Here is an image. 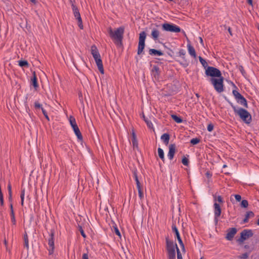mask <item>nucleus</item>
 I'll return each instance as SVG.
<instances>
[{
    "label": "nucleus",
    "instance_id": "1",
    "mask_svg": "<svg viewBox=\"0 0 259 259\" xmlns=\"http://www.w3.org/2000/svg\"><path fill=\"white\" fill-rule=\"evenodd\" d=\"M108 32L110 37L114 41V43L119 45L121 44L124 32V27L121 26L113 30L111 27L108 28Z\"/></svg>",
    "mask_w": 259,
    "mask_h": 259
},
{
    "label": "nucleus",
    "instance_id": "2",
    "mask_svg": "<svg viewBox=\"0 0 259 259\" xmlns=\"http://www.w3.org/2000/svg\"><path fill=\"white\" fill-rule=\"evenodd\" d=\"M233 108L235 114L238 115L245 123L249 124L251 122V116L245 109L240 107H237L232 103H229Z\"/></svg>",
    "mask_w": 259,
    "mask_h": 259
},
{
    "label": "nucleus",
    "instance_id": "3",
    "mask_svg": "<svg viewBox=\"0 0 259 259\" xmlns=\"http://www.w3.org/2000/svg\"><path fill=\"white\" fill-rule=\"evenodd\" d=\"M210 82L217 92L220 93L224 91V78L223 76H221V77L217 78H211Z\"/></svg>",
    "mask_w": 259,
    "mask_h": 259
},
{
    "label": "nucleus",
    "instance_id": "4",
    "mask_svg": "<svg viewBox=\"0 0 259 259\" xmlns=\"http://www.w3.org/2000/svg\"><path fill=\"white\" fill-rule=\"evenodd\" d=\"M166 242L168 258H176L175 249H177V251L179 249L177 244L168 239H166Z\"/></svg>",
    "mask_w": 259,
    "mask_h": 259
},
{
    "label": "nucleus",
    "instance_id": "5",
    "mask_svg": "<svg viewBox=\"0 0 259 259\" xmlns=\"http://www.w3.org/2000/svg\"><path fill=\"white\" fill-rule=\"evenodd\" d=\"M162 28L164 31L174 33L180 32L181 30V29L179 26L173 23H163L162 25Z\"/></svg>",
    "mask_w": 259,
    "mask_h": 259
},
{
    "label": "nucleus",
    "instance_id": "6",
    "mask_svg": "<svg viewBox=\"0 0 259 259\" xmlns=\"http://www.w3.org/2000/svg\"><path fill=\"white\" fill-rule=\"evenodd\" d=\"M205 73L206 76H211V78L221 77L222 73L217 68L213 67L208 66L205 69Z\"/></svg>",
    "mask_w": 259,
    "mask_h": 259
},
{
    "label": "nucleus",
    "instance_id": "7",
    "mask_svg": "<svg viewBox=\"0 0 259 259\" xmlns=\"http://www.w3.org/2000/svg\"><path fill=\"white\" fill-rule=\"evenodd\" d=\"M69 122L78 139L80 141L82 140V136L76 124L75 119L73 117L70 116L69 117Z\"/></svg>",
    "mask_w": 259,
    "mask_h": 259
},
{
    "label": "nucleus",
    "instance_id": "8",
    "mask_svg": "<svg viewBox=\"0 0 259 259\" xmlns=\"http://www.w3.org/2000/svg\"><path fill=\"white\" fill-rule=\"evenodd\" d=\"M146 37V34L145 31L141 32L139 34L138 54H141L145 48V41Z\"/></svg>",
    "mask_w": 259,
    "mask_h": 259
},
{
    "label": "nucleus",
    "instance_id": "9",
    "mask_svg": "<svg viewBox=\"0 0 259 259\" xmlns=\"http://www.w3.org/2000/svg\"><path fill=\"white\" fill-rule=\"evenodd\" d=\"M253 233L251 230H244L240 233V238L238 239V242L240 243L243 242L245 240L252 237Z\"/></svg>",
    "mask_w": 259,
    "mask_h": 259
},
{
    "label": "nucleus",
    "instance_id": "10",
    "mask_svg": "<svg viewBox=\"0 0 259 259\" xmlns=\"http://www.w3.org/2000/svg\"><path fill=\"white\" fill-rule=\"evenodd\" d=\"M72 9L73 12V15L78 21V26L80 29H83L82 20L78 8L75 5H72Z\"/></svg>",
    "mask_w": 259,
    "mask_h": 259
},
{
    "label": "nucleus",
    "instance_id": "11",
    "mask_svg": "<svg viewBox=\"0 0 259 259\" xmlns=\"http://www.w3.org/2000/svg\"><path fill=\"white\" fill-rule=\"evenodd\" d=\"M213 209L214 221L215 223H217L219 220V218L221 215L222 209L219 204L216 202L213 204Z\"/></svg>",
    "mask_w": 259,
    "mask_h": 259
},
{
    "label": "nucleus",
    "instance_id": "12",
    "mask_svg": "<svg viewBox=\"0 0 259 259\" xmlns=\"http://www.w3.org/2000/svg\"><path fill=\"white\" fill-rule=\"evenodd\" d=\"M93 57L96 62L99 71L101 73L104 74V68L100 53L95 56H93Z\"/></svg>",
    "mask_w": 259,
    "mask_h": 259
},
{
    "label": "nucleus",
    "instance_id": "13",
    "mask_svg": "<svg viewBox=\"0 0 259 259\" xmlns=\"http://www.w3.org/2000/svg\"><path fill=\"white\" fill-rule=\"evenodd\" d=\"M237 233V229L235 228H230L227 232L226 238L228 240H232Z\"/></svg>",
    "mask_w": 259,
    "mask_h": 259
},
{
    "label": "nucleus",
    "instance_id": "14",
    "mask_svg": "<svg viewBox=\"0 0 259 259\" xmlns=\"http://www.w3.org/2000/svg\"><path fill=\"white\" fill-rule=\"evenodd\" d=\"M168 149L167 157L170 160H172L176 152V145L175 144H170L169 145Z\"/></svg>",
    "mask_w": 259,
    "mask_h": 259
},
{
    "label": "nucleus",
    "instance_id": "15",
    "mask_svg": "<svg viewBox=\"0 0 259 259\" xmlns=\"http://www.w3.org/2000/svg\"><path fill=\"white\" fill-rule=\"evenodd\" d=\"M54 233L53 231H51L50 235V238L48 240V244L50 248H51L52 251H53L54 248Z\"/></svg>",
    "mask_w": 259,
    "mask_h": 259
},
{
    "label": "nucleus",
    "instance_id": "16",
    "mask_svg": "<svg viewBox=\"0 0 259 259\" xmlns=\"http://www.w3.org/2000/svg\"><path fill=\"white\" fill-rule=\"evenodd\" d=\"M178 62L184 67H187L189 64V61L186 57L181 58L180 60H178Z\"/></svg>",
    "mask_w": 259,
    "mask_h": 259
},
{
    "label": "nucleus",
    "instance_id": "17",
    "mask_svg": "<svg viewBox=\"0 0 259 259\" xmlns=\"http://www.w3.org/2000/svg\"><path fill=\"white\" fill-rule=\"evenodd\" d=\"M152 75L155 78V79L159 78V69L157 66H154L152 70Z\"/></svg>",
    "mask_w": 259,
    "mask_h": 259
},
{
    "label": "nucleus",
    "instance_id": "18",
    "mask_svg": "<svg viewBox=\"0 0 259 259\" xmlns=\"http://www.w3.org/2000/svg\"><path fill=\"white\" fill-rule=\"evenodd\" d=\"M159 31L156 28H153L151 31V37L154 40H156L158 39L159 35Z\"/></svg>",
    "mask_w": 259,
    "mask_h": 259
},
{
    "label": "nucleus",
    "instance_id": "19",
    "mask_svg": "<svg viewBox=\"0 0 259 259\" xmlns=\"http://www.w3.org/2000/svg\"><path fill=\"white\" fill-rule=\"evenodd\" d=\"M31 83L35 89H36L38 87V84L37 83V77L35 72H33V75L31 78Z\"/></svg>",
    "mask_w": 259,
    "mask_h": 259
},
{
    "label": "nucleus",
    "instance_id": "20",
    "mask_svg": "<svg viewBox=\"0 0 259 259\" xmlns=\"http://www.w3.org/2000/svg\"><path fill=\"white\" fill-rule=\"evenodd\" d=\"M237 102L243 105L245 107H247V103L246 100L243 96L241 95L238 99H236Z\"/></svg>",
    "mask_w": 259,
    "mask_h": 259
},
{
    "label": "nucleus",
    "instance_id": "21",
    "mask_svg": "<svg viewBox=\"0 0 259 259\" xmlns=\"http://www.w3.org/2000/svg\"><path fill=\"white\" fill-rule=\"evenodd\" d=\"M187 48L189 54L193 57L196 58V52L193 47H192L191 45L188 44L187 45Z\"/></svg>",
    "mask_w": 259,
    "mask_h": 259
},
{
    "label": "nucleus",
    "instance_id": "22",
    "mask_svg": "<svg viewBox=\"0 0 259 259\" xmlns=\"http://www.w3.org/2000/svg\"><path fill=\"white\" fill-rule=\"evenodd\" d=\"M149 54L151 55H155V56H162L163 53L160 51L154 49H151L149 50Z\"/></svg>",
    "mask_w": 259,
    "mask_h": 259
},
{
    "label": "nucleus",
    "instance_id": "23",
    "mask_svg": "<svg viewBox=\"0 0 259 259\" xmlns=\"http://www.w3.org/2000/svg\"><path fill=\"white\" fill-rule=\"evenodd\" d=\"M161 139L165 144L167 145L169 140V135L168 134H164L161 136Z\"/></svg>",
    "mask_w": 259,
    "mask_h": 259
},
{
    "label": "nucleus",
    "instance_id": "24",
    "mask_svg": "<svg viewBox=\"0 0 259 259\" xmlns=\"http://www.w3.org/2000/svg\"><path fill=\"white\" fill-rule=\"evenodd\" d=\"M132 136H133V138H132V141L133 146L134 148H135V147L137 148V147H138V141L136 139V134L134 132H133Z\"/></svg>",
    "mask_w": 259,
    "mask_h": 259
},
{
    "label": "nucleus",
    "instance_id": "25",
    "mask_svg": "<svg viewBox=\"0 0 259 259\" xmlns=\"http://www.w3.org/2000/svg\"><path fill=\"white\" fill-rule=\"evenodd\" d=\"M158 154L160 158L163 161H164V154L163 150L160 148H158L157 150Z\"/></svg>",
    "mask_w": 259,
    "mask_h": 259
},
{
    "label": "nucleus",
    "instance_id": "26",
    "mask_svg": "<svg viewBox=\"0 0 259 259\" xmlns=\"http://www.w3.org/2000/svg\"><path fill=\"white\" fill-rule=\"evenodd\" d=\"M254 216V213L252 211H248L246 213L245 217L243 220L244 223L247 222L249 218H252Z\"/></svg>",
    "mask_w": 259,
    "mask_h": 259
},
{
    "label": "nucleus",
    "instance_id": "27",
    "mask_svg": "<svg viewBox=\"0 0 259 259\" xmlns=\"http://www.w3.org/2000/svg\"><path fill=\"white\" fill-rule=\"evenodd\" d=\"M171 118L175 122H176L178 123H181L183 122V120L180 117H178L176 115H171Z\"/></svg>",
    "mask_w": 259,
    "mask_h": 259
},
{
    "label": "nucleus",
    "instance_id": "28",
    "mask_svg": "<svg viewBox=\"0 0 259 259\" xmlns=\"http://www.w3.org/2000/svg\"><path fill=\"white\" fill-rule=\"evenodd\" d=\"M172 230L175 233L176 238L177 239L181 238L178 229L175 225H172Z\"/></svg>",
    "mask_w": 259,
    "mask_h": 259
},
{
    "label": "nucleus",
    "instance_id": "29",
    "mask_svg": "<svg viewBox=\"0 0 259 259\" xmlns=\"http://www.w3.org/2000/svg\"><path fill=\"white\" fill-rule=\"evenodd\" d=\"M18 64L20 67H28V63L27 61L25 60H20L18 62Z\"/></svg>",
    "mask_w": 259,
    "mask_h": 259
},
{
    "label": "nucleus",
    "instance_id": "30",
    "mask_svg": "<svg viewBox=\"0 0 259 259\" xmlns=\"http://www.w3.org/2000/svg\"><path fill=\"white\" fill-rule=\"evenodd\" d=\"M91 53L93 56H95L99 54V51L95 46H93L91 47Z\"/></svg>",
    "mask_w": 259,
    "mask_h": 259
},
{
    "label": "nucleus",
    "instance_id": "31",
    "mask_svg": "<svg viewBox=\"0 0 259 259\" xmlns=\"http://www.w3.org/2000/svg\"><path fill=\"white\" fill-rule=\"evenodd\" d=\"M24 246L28 248H29V241L28 236L26 234L24 235Z\"/></svg>",
    "mask_w": 259,
    "mask_h": 259
},
{
    "label": "nucleus",
    "instance_id": "32",
    "mask_svg": "<svg viewBox=\"0 0 259 259\" xmlns=\"http://www.w3.org/2000/svg\"><path fill=\"white\" fill-rule=\"evenodd\" d=\"M199 60L202 65L206 69L207 66V63L206 61L201 57H199Z\"/></svg>",
    "mask_w": 259,
    "mask_h": 259
},
{
    "label": "nucleus",
    "instance_id": "33",
    "mask_svg": "<svg viewBox=\"0 0 259 259\" xmlns=\"http://www.w3.org/2000/svg\"><path fill=\"white\" fill-rule=\"evenodd\" d=\"M24 196H25V190L24 189H22L21 190V195H20L21 204L22 206L24 205Z\"/></svg>",
    "mask_w": 259,
    "mask_h": 259
},
{
    "label": "nucleus",
    "instance_id": "34",
    "mask_svg": "<svg viewBox=\"0 0 259 259\" xmlns=\"http://www.w3.org/2000/svg\"><path fill=\"white\" fill-rule=\"evenodd\" d=\"M143 118L149 127H151L153 125L152 122L144 114L143 115Z\"/></svg>",
    "mask_w": 259,
    "mask_h": 259
},
{
    "label": "nucleus",
    "instance_id": "35",
    "mask_svg": "<svg viewBox=\"0 0 259 259\" xmlns=\"http://www.w3.org/2000/svg\"><path fill=\"white\" fill-rule=\"evenodd\" d=\"M213 199H214V202H217V201H218L219 202L223 203L224 202L223 198L221 196H218V197H217L216 196H214Z\"/></svg>",
    "mask_w": 259,
    "mask_h": 259
},
{
    "label": "nucleus",
    "instance_id": "36",
    "mask_svg": "<svg viewBox=\"0 0 259 259\" xmlns=\"http://www.w3.org/2000/svg\"><path fill=\"white\" fill-rule=\"evenodd\" d=\"M200 142V140L198 138H193L191 140L190 143L192 145H196L199 143Z\"/></svg>",
    "mask_w": 259,
    "mask_h": 259
},
{
    "label": "nucleus",
    "instance_id": "37",
    "mask_svg": "<svg viewBox=\"0 0 259 259\" xmlns=\"http://www.w3.org/2000/svg\"><path fill=\"white\" fill-rule=\"evenodd\" d=\"M232 93L235 98V99H238V98L241 95L237 91L233 90Z\"/></svg>",
    "mask_w": 259,
    "mask_h": 259
},
{
    "label": "nucleus",
    "instance_id": "38",
    "mask_svg": "<svg viewBox=\"0 0 259 259\" xmlns=\"http://www.w3.org/2000/svg\"><path fill=\"white\" fill-rule=\"evenodd\" d=\"M177 239H178V241L179 242V244L180 245V246H181V247L182 248V249L183 251H184L185 250V246H184V243L183 242V241H182L181 238H178Z\"/></svg>",
    "mask_w": 259,
    "mask_h": 259
},
{
    "label": "nucleus",
    "instance_id": "39",
    "mask_svg": "<svg viewBox=\"0 0 259 259\" xmlns=\"http://www.w3.org/2000/svg\"><path fill=\"white\" fill-rule=\"evenodd\" d=\"M241 205L243 207H244V208L247 207L248 205V201L246 200H243L241 201Z\"/></svg>",
    "mask_w": 259,
    "mask_h": 259
},
{
    "label": "nucleus",
    "instance_id": "40",
    "mask_svg": "<svg viewBox=\"0 0 259 259\" xmlns=\"http://www.w3.org/2000/svg\"><path fill=\"white\" fill-rule=\"evenodd\" d=\"M249 254L248 253H244L239 256V258L240 259H246L248 257Z\"/></svg>",
    "mask_w": 259,
    "mask_h": 259
},
{
    "label": "nucleus",
    "instance_id": "41",
    "mask_svg": "<svg viewBox=\"0 0 259 259\" xmlns=\"http://www.w3.org/2000/svg\"><path fill=\"white\" fill-rule=\"evenodd\" d=\"M182 162L184 165L187 166L189 164V160L185 157L182 158Z\"/></svg>",
    "mask_w": 259,
    "mask_h": 259
},
{
    "label": "nucleus",
    "instance_id": "42",
    "mask_svg": "<svg viewBox=\"0 0 259 259\" xmlns=\"http://www.w3.org/2000/svg\"><path fill=\"white\" fill-rule=\"evenodd\" d=\"M179 56L180 58H182V57H186L185 56V55H186V52L185 50L182 49L179 52Z\"/></svg>",
    "mask_w": 259,
    "mask_h": 259
},
{
    "label": "nucleus",
    "instance_id": "43",
    "mask_svg": "<svg viewBox=\"0 0 259 259\" xmlns=\"http://www.w3.org/2000/svg\"><path fill=\"white\" fill-rule=\"evenodd\" d=\"M138 190L139 196L140 198V199H142L144 197V194L142 192V189H139Z\"/></svg>",
    "mask_w": 259,
    "mask_h": 259
},
{
    "label": "nucleus",
    "instance_id": "44",
    "mask_svg": "<svg viewBox=\"0 0 259 259\" xmlns=\"http://www.w3.org/2000/svg\"><path fill=\"white\" fill-rule=\"evenodd\" d=\"M207 129L208 132H211L213 129V125L212 124H209L207 125Z\"/></svg>",
    "mask_w": 259,
    "mask_h": 259
},
{
    "label": "nucleus",
    "instance_id": "45",
    "mask_svg": "<svg viewBox=\"0 0 259 259\" xmlns=\"http://www.w3.org/2000/svg\"><path fill=\"white\" fill-rule=\"evenodd\" d=\"M177 258L178 259H183L182 255L179 249L177 250Z\"/></svg>",
    "mask_w": 259,
    "mask_h": 259
},
{
    "label": "nucleus",
    "instance_id": "46",
    "mask_svg": "<svg viewBox=\"0 0 259 259\" xmlns=\"http://www.w3.org/2000/svg\"><path fill=\"white\" fill-rule=\"evenodd\" d=\"M114 232H115V234L117 236L120 237L121 236L119 230L118 229V228H117V227H114Z\"/></svg>",
    "mask_w": 259,
    "mask_h": 259
},
{
    "label": "nucleus",
    "instance_id": "47",
    "mask_svg": "<svg viewBox=\"0 0 259 259\" xmlns=\"http://www.w3.org/2000/svg\"><path fill=\"white\" fill-rule=\"evenodd\" d=\"M8 189L9 196H10V197H12V190H11V186L10 184L8 185Z\"/></svg>",
    "mask_w": 259,
    "mask_h": 259
},
{
    "label": "nucleus",
    "instance_id": "48",
    "mask_svg": "<svg viewBox=\"0 0 259 259\" xmlns=\"http://www.w3.org/2000/svg\"><path fill=\"white\" fill-rule=\"evenodd\" d=\"M234 197L236 199V200L237 201H240L241 200V196L239 195V194H236L234 195Z\"/></svg>",
    "mask_w": 259,
    "mask_h": 259
},
{
    "label": "nucleus",
    "instance_id": "49",
    "mask_svg": "<svg viewBox=\"0 0 259 259\" xmlns=\"http://www.w3.org/2000/svg\"><path fill=\"white\" fill-rule=\"evenodd\" d=\"M34 107L35 108H41V105L38 102H35L34 103Z\"/></svg>",
    "mask_w": 259,
    "mask_h": 259
},
{
    "label": "nucleus",
    "instance_id": "50",
    "mask_svg": "<svg viewBox=\"0 0 259 259\" xmlns=\"http://www.w3.org/2000/svg\"><path fill=\"white\" fill-rule=\"evenodd\" d=\"M12 222H13V224H15V223H16V220H15V218H14V213H13V210H12Z\"/></svg>",
    "mask_w": 259,
    "mask_h": 259
},
{
    "label": "nucleus",
    "instance_id": "51",
    "mask_svg": "<svg viewBox=\"0 0 259 259\" xmlns=\"http://www.w3.org/2000/svg\"><path fill=\"white\" fill-rule=\"evenodd\" d=\"M82 259H89L88 255L87 253H83L82 255Z\"/></svg>",
    "mask_w": 259,
    "mask_h": 259
},
{
    "label": "nucleus",
    "instance_id": "52",
    "mask_svg": "<svg viewBox=\"0 0 259 259\" xmlns=\"http://www.w3.org/2000/svg\"><path fill=\"white\" fill-rule=\"evenodd\" d=\"M136 185L138 190L142 189L140 182H137V183H136Z\"/></svg>",
    "mask_w": 259,
    "mask_h": 259
},
{
    "label": "nucleus",
    "instance_id": "53",
    "mask_svg": "<svg viewBox=\"0 0 259 259\" xmlns=\"http://www.w3.org/2000/svg\"><path fill=\"white\" fill-rule=\"evenodd\" d=\"M80 233H81V235H82V236L83 238H85L86 237V235H85L83 230L82 229L80 230Z\"/></svg>",
    "mask_w": 259,
    "mask_h": 259
},
{
    "label": "nucleus",
    "instance_id": "54",
    "mask_svg": "<svg viewBox=\"0 0 259 259\" xmlns=\"http://www.w3.org/2000/svg\"><path fill=\"white\" fill-rule=\"evenodd\" d=\"M0 201H1V204H3V202H4V200H3V194L2 193L1 195H0Z\"/></svg>",
    "mask_w": 259,
    "mask_h": 259
},
{
    "label": "nucleus",
    "instance_id": "55",
    "mask_svg": "<svg viewBox=\"0 0 259 259\" xmlns=\"http://www.w3.org/2000/svg\"><path fill=\"white\" fill-rule=\"evenodd\" d=\"M41 111L42 112L43 114L45 115L47 114V112L46 110H45L43 108H41Z\"/></svg>",
    "mask_w": 259,
    "mask_h": 259
},
{
    "label": "nucleus",
    "instance_id": "56",
    "mask_svg": "<svg viewBox=\"0 0 259 259\" xmlns=\"http://www.w3.org/2000/svg\"><path fill=\"white\" fill-rule=\"evenodd\" d=\"M69 1L70 2V3L71 4V7L72 8V5H74L75 0H69Z\"/></svg>",
    "mask_w": 259,
    "mask_h": 259
},
{
    "label": "nucleus",
    "instance_id": "57",
    "mask_svg": "<svg viewBox=\"0 0 259 259\" xmlns=\"http://www.w3.org/2000/svg\"><path fill=\"white\" fill-rule=\"evenodd\" d=\"M247 2L250 5L252 6V0H247Z\"/></svg>",
    "mask_w": 259,
    "mask_h": 259
},
{
    "label": "nucleus",
    "instance_id": "58",
    "mask_svg": "<svg viewBox=\"0 0 259 259\" xmlns=\"http://www.w3.org/2000/svg\"><path fill=\"white\" fill-rule=\"evenodd\" d=\"M30 1H31V2H32L34 4H35L37 3V1L36 0H30Z\"/></svg>",
    "mask_w": 259,
    "mask_h": 259
},
{
    "label": "nucleus",
    "instance_id": "59",
    "mask_svg": "<svg viewBox=\"0 0 259 259\" xmlns=\"http://www.w3.org/2000/svg\"><path fill=\"white\" fill-rule=\"evenodd\" d=\"M45 116L46 118L48 121H49V120H50V119H49V116H48V114H47V115H45Z\"/></svg>",
    "mask_w": 259,
    "mask_h": 259
},
{
    "label": "nucleus",
    "instance_id": "60",
    "mask_svg": "<svg viewBox=\"0 0 259 259\" xmlns=\"http://www.w3.org/2000/svg\"><path fill=\"white\" fill-rule=\"evenodd\" d=\"M135 180H136V183H137V182H139V181L138 179V177L137 176L135 177Z\"/></svg>",
    "mask_w": 259,
    "mask_h": 259
},
{
    "label": "nucleus",
    "instance_id": "61",
    "mask_svg": "<svg viewBox=\"0 0 259 259\" xmlns=\"http://www.w3.org/2000/svg\"><path fill=\"white\" fill-rule=\"evenodd\" d=\"M200 42L202 44L203 42V40L201 37H200Z\"/></svg>",
    "mask_w": 259,
    "mask_h": 259
},
{
    "label": "nucleus",
    "instance_id": "62",
    "mask_svg": "<svg viewBox=\"0 0 259 259\" xmlns=\"http://www.w3.org/2000/svg\"><path fill=\"white\" fill-rule=\"evenodd\" d=\"M228 31L229 32V33H230V34H231V29H230V28H229V29H228Z\"/></svg>",
    "mask_w": 259,
    "mask_h": 259
},
{
    "label": "nucleus",
    "instance_id": "63",
    "mask_svg": "<svg viewBox=\"0 0 259 259\" xmlns=\"http://www.w3.org/2000/svg\"><path fill=\"white\" fill-rule=\"evenodd\" d=\"M257 225H258V226H259V219H258V220H257Z\"/></svg>",
    "mask_w": 259,
    "mask_h": 259
},
{
    "label": "nucleus",
    "instance_id": "64",
    "mask_svg": "<svg viewBox=\"0 0 259 259\" xmlns=\"http://www.w3.org/2000/svg\"><path fill=\"white\" fill-rule=\"evenodd\" d=\"M226 167V165H224L223 167Z\"/></svg>",
    "mask_w": 259,
    "mask_h": 259
}]
</instances>
